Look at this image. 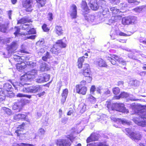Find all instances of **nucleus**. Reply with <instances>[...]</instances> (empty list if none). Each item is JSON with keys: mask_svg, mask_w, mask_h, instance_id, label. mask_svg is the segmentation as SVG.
Returning <instances> with one entry per match:
<instances>
[{"mask_svg": "<svg viewBox=\"0 0 146 146\" xmlns=\"http://www.w3.org/2000/svg\"><path fill=\"white\" fill-rule=\"evenodd\" d=\"M115 110L121 112H125V108L124 105L122 103H115Z\"/></svg>", "mask_w": 146, "mask_h": 146, "instance_id": "obj_15", "label": "nucleus"}, {"mask_svg": "<svg viewBox=\"0 0 146 146\" xmlns=\"http://www.w3.org/2000/svg\"><path fill=\"white\" fill-rule=\"evenodd\" d=\"M74 113V110L73 109H71V110H69L67 113V115H71Z\"/></svg>", "mask_w": 146, "mask_h": 146, "instance_id": "obj_63", "label": "nucleus"}, {"mask_svg": "<svg viewBox=\"0 0 146 146\" xmlns=\"http://www.w3.org/2000/svg\"><path fill=\"white\" fill-rule=\"evenodd\" d=\"M137 134L133 132H132L129 134V137L132 139H137Z\"/></svg>", "mask_w": 146, "mask_h": 146, "instance_id": "obj_45", "label": "nucleus"}, {"mask_svg": "<svg viewBox=\"0 0 146 146\" xmlns=\"http://www.w3.org/2000/svg\"><path fill=\"white\" fill-rule=\"evenodd\" d=\"M36 81L38 83H44V81L42 76H40L38 78L36 79Z\"/></svg>", "mask_w": 146, "mask_h": 146, "instance_id": "obj_44", "label": "nucleus"}, {"mask_svg": "<svg viewBox=\"0 0 146 146\" xmlns=\"http://www.w3.org/2000/svg\"><path fill=\"white\" fill-rule=\"evenodd\" d=\"M42 76L43 78L44 82L48 81L50 79V76L48 74H44Z\"/></svg>", "mask_w": 146, "mask_h": 146, "instance_id": "obj_37", "label": "nucleus"}, {"mask_svg": "<svg viewBox=\"0 0 146 146\" xmlns=\"http://www.w3.org/2000/svg\"><path fill=\"white\" fill-rule=\"evenodd\" d=\"M47 18L49 21H52L53 19L52 13L50 12L48 13V14Z\"/></svg>", "mask_w": 146, "mask_h": 146, "instance_id": "obj_47", "label": "nucleus"}, {"mask_svg": "<svg viewBox=\"0 0 146 146\" xmlns=\"http://www.w3.org/2000/svg\"><path fill=\"white\" fill-rule=\"evenodd\" d=\"M84 55L86 56L85 57L84 56H83L79 58L78 59L77 61V66L78 68H79L80 69L82 68L83 63L84 61V58H88L87 57L88 56V52L85 53Z\"/></svg>", "mask_w": 146, "mask_h": 146, "instance_id": "obj_17", "label": "nucleus"}, {"mask_svg": "<svg viewBox=\"0 0 146 146\" xmlns=\"http://www.w3.org/2000/svg\"><path fill=\"white\" fill-rule=\"evenodd\" d=\"M68 120V119L67 118L64 117L61 120V122L65 124L67 122Z\"/></svg>", "mask_w": 146, "mask_h": 146, "instance_id": "obj_58", "label": "nucleus"}, {"mask_svg": "<svg viewBox=\"0 0 146 146\" xmlns=\"http://www.w3.org/2000/svg\"><path fill=\"white\" fill-rule=\"evenodd\" d=\"M6 96L9 98H12L14 96V94L11 90L7 91V93H6Z\"/></svg>", "mask_w": 146, "mask_h": 146, "instance_id": "obj_43", "label": "nucleus"}, {"mask_svg": "<svg viewBox=\"0 0 146 146\" xmlns=\"http://www.w3.org/2000/svg\"><path fill=\"white\" fill-rule=\"evenodd\" d=\"M33 21L31 19L28 18H23L19 20V23L24 24L27 23L32 22Z\"/></svg>", "mask_w": 146, "mask_h": 146, "instance_id": "obj_24", "label": "nucleus"}, {"mask_svg": "<svg viewBox=\"0 0 146 146\" xmlns=\"http://www.w3.org/2000/svg\"><path fill=\"white\" fill-rule=\"evenodd\" d=\"M3 87L5 90L4 91L6 93H7V91L12 90L13 89L11 85L8 83L5 84L4 85Z\"/></svg>", "mask_w": 146, "mask_h": 146, "instance_id": "obj_25", "label": "nucleus"}, {"mask_svg": "<svg viewBox=\"0 0 146 146\" xmlns=\"http://www.w3.org/2000/svg\"><path fill=\"white\" fill-rule=\"evenodd\" d=\"M38 8L44 6L46 3V0H36Z\"/></svg>", "mask_w": 146, "mask_h": 146, "instance_id": "obj_23", "label": "nucleus"}, {"mask_svg": "<svg viewBox=\"0 0 146 146\" xmlns=\"http://www.w3.org/2000/svg\"><path fill=\"white\" fill-rule=\"evenodd\" d=\"M86 84V81L82 80L80 82V84L76 85L75 88L73 90L74 92L82 95H85L87 91V87L85 86Z\"/></svg>", "mask_w": 146, "mask_h": 146, "instance_id": "obj_2", "label": "nucleus"}, {"mask_svg": "<svg viewBox=\"0 0 146 146\" xmlns=\"http://www.w3.org/2000/svg\"><path fill=\"white\" fill-rule=\"evenodd\" d=\"M31 97V96L30 95H25L19 93V97H25L29 98H30Z\"/></svg>", "mask_w": 146, "mask_h": 146, "instance_id": "obj_52", "label": "nucleus"}, {"mask_svg": "<svg viewBox=\"0 0 146 146\" xmlns=\"http://www.w3.org/2000/svg\"><path fill=\"white\" fill-rule=\"evenodd\" d=\"M49 52H47L46 53V55L42 57V60L44 61H46L47 60V59L49 58Z\"/></svg>", "mask_w": 146, "mask_h": 146, "instance_id": "obj_40", "label": "nucleus"}, {"mask_svg": "<svg viewBox=\"0 0 146 146\" xmlns=\"http://www.w3.org/2000/svg\"><path fill=\"white\" fill-rule=\"evenodd\" d=\"M45 94V92L44 91H43L41 92L38 94L37 95L38 96V97H40L41 96H44Z\"/></svg>", "mask_w": 146, "mask_h": 146, "instance_id": "obj_59", "label": "nucleus"}, {"mask_svg": "<svg viewBox=\"0 0 146 146\" xmlns=\"http://www.w3.org/2000/svg\"><path fill=\"white\" fill-rule=\"evenodd\" d=\"M96 89V87L94 85L92 86L90 89V93L93 94L94 91H95Z\"/></svg>", "mask_w": 146, "mask_h": 146, "instance_id": "obj_50", "label": "nucleus"}, {"mask_svg": "<svg viewBox=\"0 0 146 146\" xmlns=\"http://www.w3.org/2000/svg\"><path fill=\"white\" fill-rule=\"evenodd\" d=\"M95 17L93 15H89L87 18V20L88 21H93Z\"/></svg>", "mask_w": 146, "mask_h": 146, "instance_id": "obj_46", "label": "nucleus"}, {"mask_svg": "<svg viewBox=\"0 0 146 146\" xmlns=\"http://www.w3.org/2000/svg\"><path fill=\"white\" fill-rule=\"evenodd\" d=\"M66 137L67 139H60L57 140L56 142L57 145L59 146H70L71 143L68 141V139L72 143L75 138V137L71 133L66 136Z\"/></svg>", "mask_w": 146, "mask_h": 146, "instance_id": "obj_3", "label": "nucleus"}, {"mask_svg": "<svg viewBox=\"0 0 146 146\" xmlns=\"http://www.w3.org/2000/svg\"><path fill=\"white\" fill-rule=\"evenodd\" d=\"M111 3L114 5H117L119 3L120 0H110Z\"/></svg>", "mask_w": 146, "mask_h": 146, "instance_id": "obj_51", "label": "nucleus"}, {"mask_svg": "<svg viewBox=\"0 0 146 146\" xmlns=\"http://www.w3.org/2000/svg\"><path fill=\"white\" fill-rule=\"evenodd\" d=\"M138 117L133 119L134 122L138 125L144 127L146 125V111H141Z\"/></svg>", "mask_w": 146, "mask_h": 146, "instance_id": "obj_4", "label": "nucleus"}, {"mask_svg": "<svg viewBox=\"0 0 146 146\" xmlns=\"http://www.w3.org/2000/svg\"><path fill=\"white\" fill-rule=\"evenodd\" d=\"M14 31H15L14 32V34L15 36H17L18 35V27L16 26L15 27Z\"/></svg>", "mask_w": 146, "mask_h": 146, "instance_id": "obj_49", "label": "nucleus"}, {"mask_svg": "<svg viewBox=\"0 0 146 146\" xmlns=\"http://www.w3.org/2000/svg\"><path fill=\"white\" fill-rule=\"evenodd\" d=\"M33 2V0H23L22 5L23 7L25 8L26 11L30 12L32 11V4Z\"/></svg>", "mask_w": 146, "mask_h": 146, "instance_id": "obj_8", "label": "nucleus"}, {"mask_svg": "<svg viewBox=\"0 0 146 146\" xmlns=\"http://www.w3.org/2000/svg\"><path fill=\"white\" fill-rule=\"evenodd\" d=\"M81 8L83 10L82 14L85 16V15L89 13L90 9L88 6L85 1H82L81 4Z\"/></svg>", "mask_w": 146, "mask_h": 146, "instance_id": "obj_12", "label": "nucleus"}, {"mask_svg": "<svg viewBox=\"0 0 146 146\" xmlns=\"http://www.w3.org/2000/svg\"><path fill=\"white\" fill-rule=\"evenodd\" d=\"M110 55L111 56H106V58L113 65L117 64V62H118L122 65H126V62L122 58L119 57L118 56L115 54H110Z\"/></svg>", "mask_w": 146, "mask_h": 146, "instance_id": "obj_5", "label": "nucleus"}, {"mask_svg": "<svg viewBox=\"0 0 146 146\" xmlns=\"http://www.w3.org/2000/svg\"><path fill=\"white\" fill-rule=\"evenodd\" d=\"M20 52L22 53L25 54H29V52L27 50L26 47L23 44L21 46V49L20 50Z\"/></svg>", "mask_w": 146, "mask_h": 146, "instance_id": "obj_29", "label": "nucleus"}, {"mask_svg": "<svg viewBox=\"0 0 146 146\" xmlns=\"http://www.w3.org/2000/svg\"><path fill=\"white\" fill-rule=\"evenodd\" d=\"M104 94L105 96H110L111 94V91L108 88H106L105 89Z\"/></svg>", "mask_w": 146, "mask_h": 146, "instance_id": "obj_36", "label": "nucleus"}, {"mask_svg": "<svg viewBox=\"0 0 146 146\" xmlns=\"http://www.w3.org/2000/svg\"><path fill=\"white\" fill-rule=\"evenodd\" d=\"M27 35V34H22L19 33V37L21 39H23L24 40L27 39H34L36 36V35H32L29 37H26V35Z\"/></svg>", "mask_w": 146, "mask_h": 146, "instance_id": "obj_20", "label": "nucleus"}, {"mask_svg": "<svg viewBox=\"0 0 146 146\" xmlns=\"http://www.w3.org/2000/svg\"><path fill=\"white\" fill-rule=\"evenodd\" d=\"M68 93V90L67 88H65L62 90L61 94V102L63 103L66 100V98Z\"/></svg>", "mask_w": 146, "mask_h": 146, "instance_id": "obj_18", "label": "nucleus"}, {"mask_svg": "<svg viewBox=\"0 0 146 146\" xmlns=\"http://www.w3.org/2000/svg\"><path fill=\"white\" fill-rule=\"evenodd\" d=\"M19 119H21L22 120H26L27 121H29V120L27 118V115L26 114H19Z\"/></svg>", "mask_w": 146, "mask_h": 146, "instance_id": "obj_27", "label": "nucleus"}, {"mask_svg": "<svg viewBox=\"0 0 146 146\" xmlns=\"http://www.w3.org/2000/svg\"><path fill=\"white\" fill-rule=\"evenodd\" d=\"M123 81H119L117 83V86H123Z\"/></svg>", "mask_w": 146, "mask_h": 146, "instance_id": "obj_64", "label": "nucleus"}, {"mask_svg": "<svg viewBox=\"0 0 146 146\" xmlns=\"http://www.w3.org/2000/svg\"><path fill=\"white\" fill-rule=\"evenodd\" d=\"M112 90L113 93L115 95L118 94L120 92V90L117 87H115L113 88Z\"/></svg>", "mask_w": 146, "mask_h": 146, "instance_id": "obj_31", "label": "nucleus"}, {"mask_svg": "<svg viewBox=\"0 0 146 146\" xmlns=\"http://www.w3.org/2000/svg\"><path fill=\"white\" fill-rule=\"evenodd\" d=\"M7 15L9 17V19H11V15H12V11L9 10L7 11Z\"/></svg>", "mask_w": 146, "mask_h": 146, "instance_id": "obj_60", "label": "nucleus"}, {"mask_svg": "<svg viewBox=\"0 0 146 146\" xmlns=\"http://www.w3.org/2000/svg\"><path fill=\"white\" fill-rule=\"evenodd\" d=\"M25 125V123H23L19 126L20 129H19V131H21L23 130L24 129V126Z\"/></svg>", "mask_w": 146, "mask_h": 146, "instance_id": "obj_56", "label": "nucleus"}, {"mask_svg": "<svg viewBox=\"0 0 146 146\" xmlns=\"http://www.w3.org/2000/svg\"><path fill=\"white\" fill-rule=\"evenodd\" d=\"M42 28L43 31L45 32H48L50 30V29L47 27V25L45 24L43 25Z\"/></svg>", "mask_w": 146, "mask_h": 146, "instance_id": "obj_39", "label": "nucleus"}, {"mask_svg": "<svg viewBox=\"0 0 146 146\" xmlns=\"http://www.w3.org/2000/svg\"><path fill=\"white\" fill-rule=\"evenodd\" d=\"M23 29L25 30H27L30 28L29 25L25 24H24L23 25Z\"/></svg>", "mask_w": 146, "mask_h": 146, "instance_id": "obj_54", "label": "nucleus"}, {"mask_svg": "<svg viewBox=\"0 0 146 146\" xmlns=\"http://www.w3.org/2000/svg\"><path fill=\"white\" fill-rule=\"evenodd\" d=\"M18 108V103L16 102L14 103L12 106L13 110H17Z\"/></svg>", "mask_w": 146, "mask_h": 146, "instance_id": "obj_48", "label": "nucleus"}, {"mask_svg": "<svg viewBox=\"0 0 146 146\" xmlns=\"http://www.w3.org/2000/svg\"><path fill=\"white\" fill-rule=\"evenodd\" d=\"M127 96V94L124 92H121L118 96H116L115 98L117 99H119L121 98H126Z\"/></svg>", "mask_w": 146, "mask_h": 146, "instance_id": "obj_28", "label": "nucleus"}, {"mask_svg": "<svg viewBox=\"0 0 146 146\" xmlns=\"http://www.w3.org/2000/svg\"><path fill=\"white\" fill-rule=\"evenodd\" d=\"M49 68L46 65H44L41 66L40 70L41 72H43L45 71H47L49 70Z\"/></svg>", "mask_w": 146, "mask_h": 146, "instance_id": "obj_32", "label": "nucleus"}, {"mask_svg": "<svg viewBox=\"0 0 146 146\" xmlns=\"http://www.w3.org/2000/svg\"><path fill=\"white\" fill-rule=\"evenodd\" d=\"M88 76H85L86 78V82H87L88 83H90L92 81V74H91V75Z\"/></svg>", "mask_w": 146, "mask_h": 146, "instance_id": "obj_42", "label": "nucleus"}, {"mask_svg": "<svg viewBox=\"0 0 146 146\" xmlns=\"http://www.w3.org/2000/svg\"><path fill=\"white\" fill-rule=\"evenodd\" d=\"M66 46V43L63 41L62 39L58 40L53 45L50 51L52 54L58 55L62 52L60 48H65Z\"/></svg>", "mask_w": 146, "mask_h": 146, "instance_id": "obj_1", "label": "nucleus"}, {"mask_svg": "<svg viewBox=\"0 0 146 146\" xmlns=\"http://www.w3.org/2000/svg\"><path fill=\"white\" fill-rule=\"evenodd\" d=\"M17 45V41H13L11 44V45L9 46V49H13L15 48Z\"/></svg>", "mask_w": 146, "mask_h": 146, "instance_id": "obj_35", "label": "nucleus"}, {"mask_svg": "<svg viewBox=\"0 0 146 146\" xmlns=\"http://www.w3.org/2000/svg\"><path fill=\"white\" fill-rule=\"evenodd\" d=\"M27 34L30 35L32 34H35L36 33V32L35 29L33 28L30 29L28 31Z\"/></svg>", "mask_w": 146, "mask_h": 146, "instance_id": "obj_38", "label": "nucleus"}, {"mask_svg": "<svg viewBox=\"0 0 146 146\" xmlns=\"http://www.w3.org/2000/svg\"><path fill=\"white\" fill-rule=\"evenodd\" d=\"M137 20V17L135 16H129L123 18L122 22L124 25H129L134 23Z\"/></svg>", "mask_w": 146, "mask_h": 146, "instance_id": "obj_7", "label": "nucleus"}, {"mask_svg": "<svg viewBox=\"0 0 146 146\" xmlns=\"http://www.w3.org/2000/svg\"><path fill=\"white\" fill-rule=\"evenodd\" d=\"M128 2L129 3H138L139 2L137 1L136 0H127Z\"/></svg>", "mask_w": 146, "mask_h": 146, "instance_id": "obj_61", "label": "nucleus"}, {"mask_svg": "<svg viewBox=\"0 0 146 146\" xmlns=\"http://www.w3.org/2000/svg\"><path fill=\"white\" fill-rule=\"evenodd\" d=\"M7 29V27L6 25L5 24H2L0 26V31L5 33L6 32Z\"/></svg>", "mask_w": 146, "mask_h": 146, "instance_id": "obj_33", "label": "nucleus"}, {"mask_svg": "<svg viewBox=\"0 0 146 146\" xmlns=\"http://www.w3.org/2000/svg\"><path fill=\"white\" fill-rule=\"evenodd\" d=\"M99 138V135L95 132L92 133L86 139V142L89 143L91 142L98 141Z\"/></svg>", "mask_w": 146, "mask_h": 146, "instance_id": "obj_11", "label": "nucleus"}, {"mask_svg": "<svg viewBox=\"0 0 146 146\" xmlns=\"http://www.w3.org/2000/svg\"><path fill=\"white\" fill-rule=\"evenodd\" d=\"M63 31L61 26L58 25L55 26L54 31L58 36H60L63 35Z\"/></svg>", "mask_w": 146, "mask_h": 146, "instance_id": "obj_19", "label": "nucleus"}, {"mask_svg": "<svg viewBox=\"0 0 146 146\" xmlns=\"http://www.w3.org/2000/svg\"><path fill=\"white\" fill-rule=\"evenodd\" d=\"M83 68L81 70V73L84 76L91 75L92 72L90 66L88 64L84 63L83 65Z\"/></svg>", "mask_w": 146, "mask_h": 146, "instance_id": "obj_9", "label": "nucleus"}, {"mask_svg": "<svg viewBox=\"0 0 146 146\" xmlns=\"http://www.w3.org/2000/svg\"><path fill=\"white\" fill-rule=\"evenodd\" d=\"M3 110L8 115H11L12 113V111L11 110L8 108L4 107L3 108Z\"/></svg>", "mask_w": 146, "mask_h": 146, "instance_id": "obj_34", "label": "nucleus"}, {"mask_svg": "<svg viewBox=\"0 0 146 146\" xmlns=\"http://www.w3.org/2000/svg\"><path fill=\"white\" fill-rule=\"evenodd\" d=\"M87 100L88 101L92 103H95L96 101V98L91 95H89Z\"/></svg>", "mask_w": 146, "mask_h": 146, "instance_id": "obj_30", "label": "nucleus"}, {"mask_svg": "<svg viewBox=\"0 0 146 146\" xmlns=\"http://www.w3.org/2000/svg\"><path fill=\"white\" fill-rule=\"evenodd\" d=\"M88 4L90 9L92 10L96 11L98 9L99 6L97 0H88Z\"/></svg>", "mask_w": 146, "mask_h": 146, "instance_id": "obj_10", "label": "nucleus"}, {"mask_svg": "<svg viewBox=\"0 0 146 146\" xmlns=\"http://www.w3.org/2000/svg\"><path fill=\"white\" fill-rule=\"evenodd\" d=\"M115 103H111L110 102H106V107L109 111L115 110Z\"/></svg>", "mask_w": 146, "mask_h": 146, "instance_id": "obj_21", "label": "nucleus"}, {"mask_svg": "<svg viewBox=\"0 0 146 146\" xmlns=\"http://www.w3.org/2000/svg\"><path fill=\"white\" fill-rule=\"evenodd\" d=\"M35 77V74H33V72H31L30 73H27L21 76L20 80H29L33 79Z\"/></svg>", "mask_w": 146, "mask_h": 146, "instance_id": "obj_13", "label": "nucleus"}, {"mask_svg": "<svg viewBox=\"0 0 146 146\" xmlns=\"http://www.w3.org/2000/svg\"><path fill=\"white\" fill-rule=\"evenodd\" d=\"M39 132L42 134H44L45 132V131L44 129L42 128H40L39 129Z\"/></svg>", "mask_w": 146, "mask_h": 146, "instance_id": "obj_62", "label": "nucleus"}, {"mask_svg": "<svg viewBox=\"0 0 146 146\" xmlns=\"http://www.w3.org/2000/svg\"><path fill=\"white\" fill-rule=\"evenodd\" d=\"M96 65L98 66L107 68L108 66L106 62L102 58H99L95 62Z\"/></svg>", "mask_w": 146, "mask_h": 146, "instance_id": "obj_16", "label": "nucleus"}, {"mask_svg": "<svg viewBox=\"0 0 146 146\" xmlns=\"http://www.w3.org/2000/svg\"><path fill=\"white\" fill-rule=\"evenodd\" d=\"M121 6L122 9H123L124 8L127 7V5L125 3H123L121 4Z\"/></svg>", "mask_w": 146, "mask_h": 146, "instance_id": "obj_55", "label": "nucleus"}, {"mask_svg": "<svg viewBox=\"0 0 146 146\" xmlns=\"http://www.w3.org/2000/svg\"><path fill=\"white\" fill-rule=\"evenodd\" d=\"M23 87L20 86V88L21 89V91L24 93H35L40 91L42 90V88L39 85H33L30 86Z\"/></svg>", "mask_w": 146, "mask_h": 146, "instance_id": "obj_6", "label": "nucleus"}, {"mask_svg": "<svg viewBox=\"0 0 146 146\" xmlns=\"http://www.w3.org/2000/svg\"><path fill=\"white\" fill-rule=\"evenodd\" d=\"M70 7L72 10L70 15L72 19H75L77 17V7L75 5L73 4Z\"/></svg>", "mask_w": 146, "mask_h": 146, "instance_id": "obj_14", "label": "nucleus"}, {"mask_svg": "<svg viewBox=\"0 0 146 146\" xmlns=\"http://www.w3.org/2000/svg\"><path fill=\"white\" fill-rule=\"evenodd\" d=\"M19 60V69L22 70L25 68L27 66V65L23 61L20 62Z\"/></svg>", "mask_w": 146, "mask_h": 146, "instance_id": "obj_26", "label": "nucleus"}, {"mask_svg": "<svg viewBox=\"0 0 146 146\" xmlns=\"http://www.w3.org/2000/svg\"><path fill=\"white\" fill-rule=\"evenodd\" d=\"M110 10L111 11L112 15L114 17H118V15L120 11L119 9H116L115 7H111L110 8Z\"/></svg>", "mask_w": 146, "mask_h": 146, "instance_id": "obj_22", "label": "nucleus"}, {"mask_svg": "<svg viewBox=\"0 0 146 146\" xmlns=\"http://www.w3.org/2000/svg\"><path fill=\"white\" fill-rule=\"evenodd\" d=\"M143 9L142 7H139L134 8L133 10L136 12L140 13L142 11Z\"/></svg>", "mask_w": 146, "mask_h": 146, "instance_id": "obj_41", "label": "nucleus"}, {"mask_svg": "<svg viewBox=\"0 0 146 146\" xmlns=\"http://www.w3.org/2000/svg\"><path fill=\"white\" fill-rule=\"evenodd\" d=\"M97 146H109L107 144L103 142H99Z\"/></svg>", "mask_w": 146, "mask_h": 146, "instance_id": "obj_57", "label": "nucleus"}, {"mask_svg": "<svg viewBox=\"0 0 146 146\" xmlns=\"http://www.w3.org/2000/svg\"><path fill=\"white\" fill-rule=\"evenodd\" d=\"M19 146H35L29 143H21Z\"/></svg>", "mask_w": 146, "mask_h": 146, "instance_id": "obj_53", "label": "nucleus"}]
</instances>
